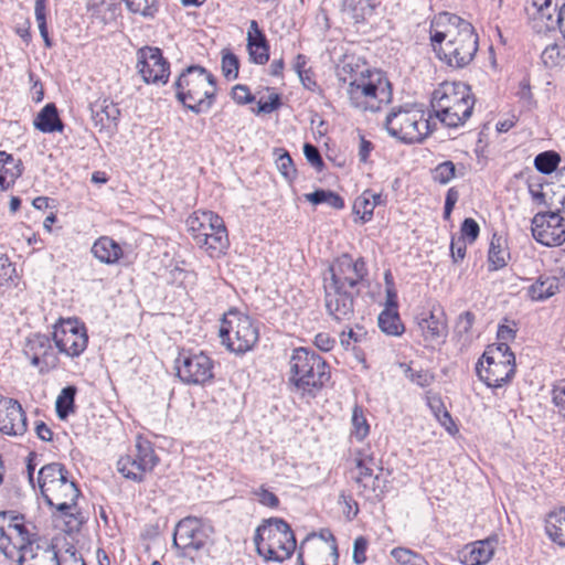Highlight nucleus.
Segmentation results:
<instances>
[{
    "instance_id": "nucleus-1",
    "label": "nucleus",
    "mask_w": 565,
    "mask_h": 565,
    "mask_svg": "<svg viewBox=\"0 0 565 565\" xmlns=\"http://www.w3.org/2000/svg\"><path fill=\"white\" fill-rule=\"evenodd\" d=\"M429 34L439 60L452 68L466 67L478 52L479 38L473 25L457 14L440 12L435 15Z\"/></svg>"
},
{
    "instance_id": "nucleus-2",
    "label": "nucleus",
    "mask_w": 565,
    "mask_h": 565,
    "mask_svg": "<svg viewBox=\"0 0 565 565\" xmlns=\"http://www.w3.org/2000/svg\"><path fill=\"white\" fill-rule=\"evenodd\" d=\"M338 78L345 85L350 105L362 111H379L392 100V86L385 74L365 63L344 62Z\"/></svg>"
},
{
    "instance_id": "nucleus-3",
    "label": "nucleus",
    "mask_w": 565,
    "mask_h": 565,
    "mask_svg": "<svg viewBox=\"0 0 565 565\" xmlns=\"http://www.w3.org/2000/svg\"><path fill=\"white\" fill-rule=\"evenodd\" d=\"M329 274L324 278L326 307L329 315L340 318L352 311L353 297L367 275L366 264L363 258L343 254L330 266Z\"/></svg>"
},
{
    "instance_id": "nucleus-4",
    "label": "nucleus",
    "mask_w": 565,
    "mask_h": 565,
    "mask_svg": "<svg viewBox=\"0 0 565 565\" xmlns=\"http://www.w3.org/2000/svg\"><path fill=\"white\" fill-rule=\"evenodd\" d=\"M38 486L45 503L61 516L77 521L76 502L81 494L70 472L60 462L44 465L38 472Z\"/></svg>"
},
{
    "instance_id": "nucleus-5",
    "label": "nucleus",
    "mask_w": 565,
    "mask_h": 565,
    "mask_svg": "<svg viewBox=\"0 0 565 565\" xmlns=\"http://www.w3.org/2000/svg\"><path fill=\"white\" fill-rule=\"evenodd\" d=\"M289 383L301 397L311 399L317 396L330 380L327 362L315 351L297 348L289 360Z\"/></svg>"
},
{
    "instance_id": "nucleus-6",
    "label": "nucleus",
    "mask_w": 565,
    "mask_h": 565,
    "mask_svg": "<svg viewBox=\"0 0 565 565\" xmlns=\"http://www.w3.org/2000/svg\"><path fill=\"white\" fill-rule=\"evenodd\" d=\"M473 104L470 87L460 82H444L431 96L436 117L450 128H457L470 118Z\"/></svg>"
},
{
    "instance_id": "nucleus-7",
    "label": "nucleus",
    "mask_w": 565,
    "mask_h": 565,
    "mask_svg": "<svg viewBox=\"0 0 565 565\" xmlns=\"http://www.w3.org/2000/svg\"><path fill=\"white\" fill-rule=\"evenodd\" d=\"M174 88L178 100L193 113L200 114L211 108L216 93V82L204 67L192 65L179 75Z\"/></svg>"
},
{
    "instance_id": "nucleus-8",
    "label": "nucleus",
    "mask_w": 565,
    "mask_h": 565,
    "mask_svg": "<svg viewBox=\"0 0 565 565\" xmlns=\"http://www.w3.org/2000/svg\"><path fill=\"white\" fill-rule=\"evenodd\" d=\"M254 543L257 553L265 561L278 563L288 559L297 545L290 525L279 518H271L260 524L256 529Z\"/></svg>"
},
{
    "instance_id": "nucleus-9",
    "label": "nucleus",
    "mask_w": 565,
    "mask_h": 565,
    "mask_svg": "<svg viewBox=\"0 0 565 565\" xmlns=\"http://www.w3.org/2000/svg\"><path fill=\"white\" fill-rule=\"evenodd\" d=\"M194 242L211 257L220 256L228 246L227 230L221 216L212 211H200L186 220Z\"/></svg>"
},
{
    "instance_id": "nucleus-10",
    "label": "nucleus",
    "mask_w": 565,
    "mask_h": 565,
    "mask_svg": "<svg viewBox=\"0 0 565 565\" xmlns=\"http://www.w3.org/2000/svg\"><path fill=\"white\" fill-rule=\"evenodd\" d=\"M514 361L508 343L490 344L476 363L477 376L488 387H501L513 376Z\"/></svg>"
},
{
    "instance_id": "nucleus-11",
    "label": "nucleus",
    "mask_w": 565,
    "mask_h": 565,
    "mask_svg": "<svg viewBox=\"0 0 565 565\" xmlns=\"http://www.w3.org/2000/svg\"><path fill=\"white\" fill-rule=\"evenodd\" d=\"M385 128L392 137L407 143L420 142L429 134L424 110L414 104L392 108Z\"/></svg>"
},
{
    "instance_id": "nucleus-12",
    "label": "nucleus",
    "mask_w": 565,
    "mask_h": 565,
    "mask_svg": "<svg viewBox=\"0 0 565 565\" xmlns=\"http://www.w3.org/2000/svg\"><path fill=\"white\" fill-rule=\"evenodd\" d=\"M35 542V534L29 532L22 515L0 513V551L7 558L17 557L18 561L23 551L29 550Z\"/></svg>"
},
{
    "instance_id": "nucleus-13",
    "label": "nucleus",
    "mask_w": 565,
    "mask_h": 565,
    "mask_svg": "<svg viewBox=\"0 0 565 565\" xmlns=\"http://www.w3.org/2000/svg\"><path fill=\"white\" fill-rule=\"evenodd\" d=\"M177 376L185 384L204 385L214 376L213 360L204 352L182 350L174 361Z\"/></svg>"
},
{
    "instance_id": "nucleus-14",
    "label": "nucleus",
    "mask_w": 565,
    "mask_h": 565,
    "mask_svg": "<svg viewBox=\"0 0 565 565\" xmlns=\"http://www.w3.org/2000/svg\"><path fill=\"white\" fill-rule=\"evenodd\" d=\"M159 459L151 444L147 440H138L136 451L122 456L117 461V470L124 478L135 482H142L145 475L152 471Z\"/></svg>"
},
{
    "instance_id": "nucleus-15",
    "label": "nucleus",
    "mask_w": 565,
    "mask_h": 565,
    "mask_svg": "<svg viewBox=\"0 0 565 565\" xmlns=\"http://www.w3.org/2000/svg\"><path fill=\"white\" fill-rule=\"evenodd\" d=\"M53 340L61 353L77 358L87 348V330L79 320H57L54 324Z\"/></svg>"
},
{
    "instance_id": "nucleus-16",
    "label": "nucleus",
    "mask_w": 565,
    "mask_h": 565,
    "mask_svg": "<svg viewBox=\"0 0 565 565\" xmlns=\"http://www.w3.org/2000/svg\"><path fill=\"white\" fill-rule=\"evenodd\" d=\"M220 329L222 343L235 353H245L250 350L258 340L259 330L255 320H236L235 327L232 320H222Z\"/></svg>"
},
{
    "instance_id": "nucleus-17",
    "label": "nucleus",
    "mask_w": 565,
    "mask_h": 565,
    "mask_svg": "<svg viewBox=\"0 0 565 565\" xmlns=\"http://www.w3.org/2000/svg\"><path fill=\"white\" fill-rule=\"evenodd\" d=\"M532 237L544 246H559L565 242V223L558 212L539 211L532 217Z\"/></svg>"
},
{
    "instance_id": "nucleus-18",
    "label": "nucleus",
    "mask_w": 565,
    "mask_h": 565,
    "mask_svg": "<svg viewBox=\"0 0 565 565\" xmlns=\"http://www.w3.org/2000/svg\"><path fill=\"white\" fill-rule=\"evenodd\" d=\"M23 354L30 361L31 365L44 374L57 367L58 356L51 340L45 334H33L26 338Z\"/></svg>"
},
{
    "instance_id": "nucleus-19",
    "label": "nucleus",
    "mask_w": 565,
    "mask_h": 565,
    "mask_svg": "<svg viewBox=\"0 0 565 565\" xmlns=\"http://www.w3.org/2000/svg\"><path fill=\"white\" fill-rule=\"evenodd\" d=\"M137 68L146 83L166 84L168 82L170 75L169 63L162 56L160 49L141 47L137 53Z\"/></svg>"
},
{
    "instance_id": "nucleus-20",
    "label": "nucleus",
    "mask_w": 565,
    "mask_h": 565,
    "mask_svg": "<svg viewBox=\"0 0 565 565\" xmlns=\"http://www.w3.org/2000/svg\"><path fill=\"white\" fill-rule=\"evenodd\" d=\"M206 539L201 521L198 518L188 516L182 519L174 529L173 546L184 552L198 551L204 546Z\"/></svg>"
},
{
    "instance_id": "nucleus-21",
    "label": "nucleus",
    "mask_w": 565,
    "mask_h": 565,
    "mask_svg": "<svg viewBox=\"0 0 565 565\" xmlns=\"http://www.w3.org/2000/svg\"><path fill=\"white\" fill-rule=\"evenodd\" d=\"M26 416L18 401H0V431L11 436H21L26 431Z\"/></svg>"
},
{
    "instance_id": "nucleus-22",
    "label": "nucleus",
    "mask_w": 565,
    "mask_h": 565,
    "mask_svg": "<svg viewBox=\"0 0 565 565\" xmlns=\"http://www.w3.org/2000/svg\"><path fill=\"white\" fill-rule=\"evenodd\" d=\"M354 462L356 473L353 476V480L360 488L374 491L379 476L374 475V469L377 468V465L373 455L369 454L365 449H361L356 451Z\"/></svg>"
},
{
    "instance_id": "nucleus-23",
    "label": "nucleus",
    "mask_w": 565,
    "mask_h": 565,
    "mask_svg": "<svg viewBox=\"0 0 565 565\" xmlns=\"http://www.w3.org/2000/svg\"><path fill=\"white\" fill-rule=\"evenodd\" d=\"M18 565H61V562L54 545L36 541L29 550L23 551Z\"/></svg>"
},
{
    "instance_id": "nucleus-24",
    "label": "nucleus",
    "mask_w": 565,
    "mask_h": 565,
    "mask_svg": "<svg viewBox=\"0 0 565 565\" xmlns=\"http://www.w3.org/2000/svg\"><path fill=\"white\" fill-rule=\"evenodd\" d=\"M495 539H486L467 545L460 553V561L463 565H484L493 556Z\"/></svg>"
},
{
    "instance_id": "nucleus-25",
    "label": "nucleus",
    "mask_w": 565,
    "mask_h": 565,
    "mask_svg": "<svg viewBox=\"0 0 565 565\" xmlns=\"http://www.w3.org/2000/svg\"><path fill=\"white\" fill-rule=\"evenodd\" d=\"M247 49L249 57L254 63L264 65L268 62L269 46L265 34L255 20L250 21L247 31Z\"/></svg>"
},
{
    "instance_id": "nucleus-26",
    "label": "nucleus",
    "mask_w": 565,
    "mask_h": 565,
    "mask_svg": "<svg viewBox=\"0 0 565 565\" xmlns=\"http://www.w3.org/2000/svg\"><path fill=\"white\" fill-rule=\"evenodd\" d=\"M562 0H532V7L536 9L532 17V28L539 38L544 32L551 20L558 13L563 3Z\"/></svg>"
},
{
    "instance_id": "nucleus-27",
    "label": "nucleus",
    "mask_w": 565,
    "mask_h": 565,
    "mask_svg": "<svg viewBox=\"0 0 565 565\" xmlns=\"http://www.w3.org/2000/svg\"><path fill=\"white\" fill-rule=\"evenodd\" d=\"M384 204L385 198L382 193L365 190L354 200L353 212L360 217L362 223H366L372 220L374 209Z\"/></svg>"
},
{
    "instance_id": "nucleus-28",
    "label": "nucleus",
    "mask_w": 565,
    "mask_h": 565,
    "mask_svg": "<svg viewBox=\"0 0 565 565\" xmlns=\"http://www.w3.org/2000/svg\"><path fill=\"white\" fill-rule=\"evenodd\" d=\"M93 255L107 265L116 264L124 255L121 246L108 236H102L92 246Z\"/></svg>"
},
{
    "instance_id": "nucleus-29",
    "label": "nucleus",
    "mask_w": 565,
    "mask_h": 565,
    "mask_svg": "<svg viewBox=\"0 0 565 565\" xmlns=\"http://www.w3.org/2000/svg\"><path fill=\"white\" fill-rule=\"evenodd\" d=\"M547 537L561 547H565V508L548 512L544 519Z\"/></svg>"
},
{
    "instance_id": "nucleus-30",
    "label": "nucleus",
    "mask_w": 565,
    "mask_h": 565,
    "mask_svg": "<svg viewBox=\"0 0 565 565\" xmlns=\"http://www.w3.org/2000/svg\"><path fill=\"white\" fill-rule=\"evenodd\" d=\"M34 127L44 134L61 132L64 128L53 103L46 104L34 119Z\"/></svg>"
},
{
    "instance_id": "nucleus-31",
    "label": "nucleus",
    "mask_w": 565,
    "mask_h": 565,
    "mask_svg": "<svg viewBox=\"0 0 565 565\" xmlns=\"http://www.w3.org/2000/svg\"><path fill=\"white\" fill-rule=\"evenodd\" d=\"M508 258L509 252L507 249L505 239L502 236L493 234L488 253L489 268L491 270H498L504 267Z\"/></svg>"
},
{
    "instance_id": "nucleus-32",
    "label": "nucleus",
    "mask_w": 565,
    "mask_h": 565,
    "mask_svg": "<svg viewBox=\"0 0 565 565\" xmlns=\"http://www.w3.org/2000/svg\"><path fill=\"white\" fill-rule=\"evenodd\" d=\"M540 61L548 70L565 67V45L556 43L546 45L541 53Z\"/></svg>"
},
{
    "instance_id": "nucleus-33",
    "label": "nucleus",
    "mask_w": 565,
    "mask_h": 565,
    "mask_svg": "<svg viewBox=\"0 0 565 565\" xmlns=\"http://www.w3.org/2000/svg\"><path fill=\"white\" fill-rule=\"evenodd\" d=\"M370 0H342L341 11L343 15L355 23L364 21L371 12Z\"/></svg>"
},
{
    "instance_id": "nucleus-34",
    "label": "nucleus",
    "mask_w": 565,
    "mask_h": 565,
    "mask_svg": "<svg viewBox=\"0 0 565 565\" xmlns=\"http://www.w3.org/2000/svg\"><path fill=\"white\" fill-rule=\"evenodd\" d=\"M119 115L120 111L118 107L113 103H107V100H104L103 104L97 106V109H93V119L96 126L99 125L100 128L116 125Z\"/></svg>"
},
{
    "instance_id": "nucleus-35",
    "label": "nucleus",
    "mask_w": 565,
    "mask_h": 565,
    "mask_svg": "<svg viewBox=\"0 0 565 565\" xmlns=\"http://www.w3.org/2000/svg\"><path fill=\"white\" fill-rule=\"evenodd\" d=\"M76 392L75 386L68 385L58 394L55 402V409L60 419H66L68 415L74 412Z\"/></svg>"
},
{
    "instance_id": "nucleus-36",
    "label": "nucleus",
    "mask_w": 565,
    "mask_h": 565,
    "mask_svg": "<svg viewBox=\"0 0 565 565\" xmlns=\"http://www.w3.org/2000/svg\"><path fill=\"white\" fill-rule=\"evenodd\" d=\"M305 199L315 205L326 203L337 210L344 207L343 199L330 190H316L312 193L305 194Z\"/></svg>"
},
{
    "instance_id": "nucleus-37",
    "label": "nucleus",
    "mask_w": 565,
    "mask_h": 565,
    "mask_svg": "<svg viewBox=\"0 0 565 565\" xmlns=\"http://www.w3.org/2000/svg\"><path fill=\"white\" fill-rule=\"evenodd\" d=\"M561 162V156L554 150H547L539 153L534 158L535 169L543 174L554 172Z\"/></svg>"
},
{
    "instance_id": "nucleus-38",
    "label": "nucleus",
    "mask_w": 565,
    "mask_h": 565,
    "mask_svg": "<svg viewBox=\"0 0 565 565\" xmlns=\"http://www.w3.org/2000/svg\"><path fill=\"white\" fill-rule=\"evenodd\" d=\"M418 328L426 340H438L447 334L446 320H418Z\"/></svg>"
},
{
    "instance_id": "nucleus-39",
    "label": "nucleus",
    "mask_w": 565,
    "mask_h": 565,
    "mask_svg": "<svg viewBox=\"0 0 565 565\" xmlns=\"http://www.w3.org/2000/svg\"><path fill=\"white\" fill-rule=\"evenodd\" d=\"M558 289V282L555 277H540L534 285H532V300H544L553 296Z\"/></svg>"
},
{
    "instance_id": "nucleus-40",
    "label": "nucleus",
    "mask_w": 565,
    "mask_h": 565,
    "mask_svg": "<svg viewBox=\"0 0 565 565\" xmlns=\"http://www.w3.org/2000/svg\"><path fill=\"white\" fill-rule=\"evenodd\" d=\"M352 430L351 436L358 441H362L370 433V425L363 414L362 407L355 405L352 411Z\"/></svg>"
},
{
    "instance_id": "nucleus-41",
    "label": "nucleus",
    "mask_w": 565,
    "mask_h": 565,
    "mask_svg": "<svg viewBox=\"0 0 565 565\" xmlns=\"http://www.w3.org/2000/svg\"><path fill=\"white\" fill-rule=\"evenodd\" d=\"M127 9L143 18H153L158 12V0H122Z\"/></svg>"
},
{
    "instance_id": "nucleus-42",
    "label": "nucleus",
    "mask_w": 565,
    "mask_h": 565,
    "mask_svg": "<svg viewBox=\"0 0 565 565\" xmlns=\"http://www.w3.org/2000/svg\"><path fill=\"white\" fill-rule=\"evenodd\" d=\"M391 556L399 565H429L424 556L406 547H394Z\"/></svg>"
},
{
    "instance_id": "nucleus-43",
    "label": "nucleus",
    "mask_w": 565,
    "mask_h": 565,
    "mask_svg": "<svg viewBox=\"0 0 565 565\" xmlns=\"http://www.w3.org/2000/svg\"><path fill=\"white\" fill-rule=\"evenodd\" d=\"M170 278L172 284L183 288L186 292L192 290L196 285V274L191 270H185L180 267H174L170 271Z\"/></svg>"
},
{
    "instance_id": "nucleus-44",
    "label": "nucleus",
    "mask_w": 565,
    "mask_h": 565,
    "mask_svg": "<svg viewBox=\"0 0 565 565\" xmlns=\"http://www.w3.org/2000/svg\"><path fill=\"white\" fill-rule=\"evenodd\" d=\"M405 376L420 387H427L435 381V375L427 370H414L405 363L399 364Z\"/></svg>"
},
{
    "instance_id": "nucleus-45",
    "label": "nucleus",
    "mask_w": 565,
    "mask_h": 565,
    "mask_svg": "<svg viewBox=\"0 0 565 565\" xmlns=\"http://www.w3.org/2000/svg\"><path fill=\"white\" fill-rule=\"evenodd\" d=\"M222 73L227 79H235L238 76L239 62L235 54L224 51L222 55Z\"/></svg>"
},
{
    "instance_id": "nucleus-46",
    "label": "nucleus",
    "mask_w": 565,
    "mask_h": 565,
    "mask_svg": "<svg viewBox=\"0 0 565 565\" xmlns=\"http://www.w3.org/2000/svg\"><path fill=\"white\" fill-rule=\"evenodd\" d=\"M455 174L456 167L451 161L441 162L433 170V179L440 184L450 182Z\"/></svg>"
},
{
    "instance_id": "nucleus-47",
    "label": "nucleus",
    "mask_w": 565,
    "mask_h": 565,
    "mask_svg": "<svg viewBox=\"0 0 565 565\" xmlns=\"http://www.w3.org/2000/svg\"><path fill=\"white\" fill-rule=\"evenodd\" d=\"M17 172V179L21 175V161L15 160L11 154L0 151V174L9 175V173Z\"/></svg>"
},
{
    "instance_id": "nucleus-48",
    "label": "nucleus",
    "mask_w": 565,
    "mask_h": 565,
    "mask_svg": "<svg viewBox=\"0 0 565 565\" xmlns=\"http://www.w3.org/2000/svg\"><path fill=\"white\" fill-rule=\"evenodd\" d=\"M276 167L285 179L289 181L295 179L296 169L294 167L292 159L288 152L285 151L278 154L276 159Z\"/></svg>"
},
{
    "instance_id": "nucleus-49",
    "label": "nucleus",
    "mask_w": 565,
    "mask_h": 565,
    "mask_svg": "<svg viewBox=\"0 0 565 565\" xmlns=\"http://www.w3.org/2000/svg\"><path fill=\"white\" fill-rule=\"evenodd\" d=\"M377 318H399L397 311V295L393 286H387L386 308L379 315Z\"/></svg>"
},
{
    "instance_id": "nucleus-50",
    "label": "nucleus",
    "mask_w": 565,
    "mask_h": 565,
    "mask_svg": "<svg viewBox=\"0 0 565 565\" xmlns=\"http://www.w3.org/2000/svg\"><path fill=\"white\" fill-rule=\"evenodd\" d=\"M460 238L467 241L468 243H473L479 236L480 227L473 218L468 217L463 220L460 226Z\"/></svg>"
},
{
    "instance_id": "nucleus-51",
    "label": "nucleus",
    "mask_w": 565,
    "mask_h": 565,
    "mask_svg": "<svg viewBox=\"0 0 565 565\" xmlns=\"http://www.w3.org/2000/svg\"><path fill=\"white\" fill-rule=\"evenodd\" d=\"M365 337L366 331L362 327L356 326L355 329H350L348 333L342 332L340 342L345 349H349L351 342H361Z\"/></svg>"
},
{
    "instance_id": "nucleus-52",
    "label": "nucleus",
    "mask_w": 565,
    "mask_h": 565,
    "mask_svg": "<svg viewBox=\"0 0 565 565\" xmlns=\"http://www.w3.org/2000/svg\"><path fill=\"white\" fill-rule=\"evenodd\" d=\"M377 326L388 335H401L405 331L402 320H377Z\"/></svg>"
},
{
    "instance_id": "nucleus-53",
    "label": "nucleus",
    "mask_w": 565,
    "mask_h": 565,
    "mask_svg": "<svg viewBox=\"0 0 565 565\" xmlns=\"http://www.w3.org/2000/svg\"><path fill=\"white\" fill-rule=\"evenodd\" d=\"M14 273L15 268L11 264L9 257L4 254H0V286L11 280Z\"/></svg>"
},
{
    "instance_id": "nucleus-54",
    "label": "nucleus",
    "mask_w": 565,
    "mask_h": 565,
    "mask_svg": "<svg viewBox=\"0 0 565 565\" xmlns=\"http://www.w3.org/2000/svg\"><path fill=\"white\" fill-rule=\"evenodd\" d=\"M367 540L359 536L353 543V561L355 564H363L366 561Z\"/></svg>"
},
{
    "instance_id": "nucleus-55",
    "label": "nucleus",
    "mask_w": 565,
    "mask_h": 565,
    "mask_svg": "<svg viewBox=\"0 0 565 565\" xmlns=\"http://www.w3.org/2000/svg\"><path fill=\"white\" fill-rule=\"evenodd\" d=\"M303 153L309 163L318 170L323 167V160L320 156L318 148L311 143H305Z\"/></svg>"
},
{
    "instance_id": "nucleus-56",
    "label": "nucleus",
    "mask_w": 565,
    "mask_h": 565,
    "mask_svg": "<svg viewBox=\"0 0 565 565\" xmlns=\"http://www.w3.org/2000/svg\"><path fill=\"white\" fill-rule=\"evenodd\" d=\"M232 98L241 105L249 104L255 99L246 85H235L232 89Z\"/></svg>"
},
{
    "instance_id": "nucleus-57",
    "label": "nucleus",
    "mask_w": 565,
    "mask_h": 565,
    "mask_svg": "<svg viewBox=\"0 0 565 565\" xmlns=\"http://www.w3.org/2000/svg\"><path fill=\"white\" fill-rule=\"evenodd\" d=\"M35 19L38 22L39 31L41 36L44 40L45 46L51 47L52 42L49 38L47 28H46V19H45V9H34Z\"/></svg>"
},
{
    "instance_id": "nucleus-58",
    "label": "nucleus",
    "mask_w": 565,
    "mask_h": 565,
    "mask_svg": "<svg viewBox=\"0 0 565 565\" xmlns=\"http://www.w3.org/2000/svg\"><path fill=\"white\" fill-rule=\"evenodd\" d=\"M280 97L278 94H270L268 100L258 102V113L270 114L280 107Z\"/></svg>"
},
{
    "instance_id": "nucleus-59",
    "label": "nucleus",
    "mask_w": 565,
    "mask_h": 565,
    "mask_svg": "<svg viewBox=\"0 0 565 565\" xmlns=\"http://www.w3.org/2000/svg\"><path fill=\"white\" fill-rule=\"evenodd\" d=\"M466 241L462 238L451 239L450 252L455 263H458L465 258L466 255Z\"/></svg>"
},
{
    "instance_id": "nucleus-60",
    "label": "nucleus",
    "mask_w": 565,
    "mask_h": 565,
    "mask_svg": "<svg viewBox=\"0 0 565 565\" xmlns=\"http://www.w3.org/2000/svg\"><path fill=\"white\" fill-rule=\"evenodd\" d=\"M256 495L258 498V501L266 507L269 508H276L279 503V500L277 495L269 490L262 487L257 492Z\"/></svg>"
},
{
    "instance_id": "nucleus-61",
    "label": "nucleus",
    "mask_w": 565,
    "mask_h": 565,
    "mask_svg": "<svg viewBox=\"0 0 565 565\" xmlns=\"http://www.w3.org/2000/svg\"><path fill=\"white\" fill-rule=\"evenodd\" d=\"M553 402L557 407L558 413L565 417V383L554 387Z\"/></svg>"
},
{
    "instance_id": "nucleus-62",
    "label": "nucleus",
    "mask_w": 565,
    "mask_h": 565,
    "mask_svg": "<svg viewBox=\"0 0 565 565\" xmlns=\"http://www.w3.org/2000/svg\"><path fill=\"white\" fill-rule=\"evenodd\" d=\"M334 343L335 340L326 332L318 333L315 338L316 347L326 352L330 351L334 347Z\"/></svg>"
},
{
    "instance_id": "nucleus-63",
    "label": "nucleus",
    "mask_w": 565,
    "mask_h": 565,
    "mask_svg": "<svg viewBox=\"0 0 565 565\" xmlns=\"http://www.w3.org/2000/svg\"><path fill=\"white\" fill-rule=\"evenodd\" d=\"M341 499L343 500V503L345 504V510L343 513L349 520L354 519L359 513V505L358 503L350 497L341 495Z\"/></svg>"
},
{
    "instance_id": "nucleus-64",
    "label": "nucleus",
    "mask_w": 565,
    "mask_h": 565,
    "mask_svg": "<svg viewBox=\"0 0 565 565\" xmlns=\"http://www.w3.org/2000/svg\"><path fill=\"white\" fill-rule=\"evenodd\" d=\"M35 434L43 441H51L53 438V431L51 428L43 422H36L35 424Z\"/></svg>"
}]
</instances>
